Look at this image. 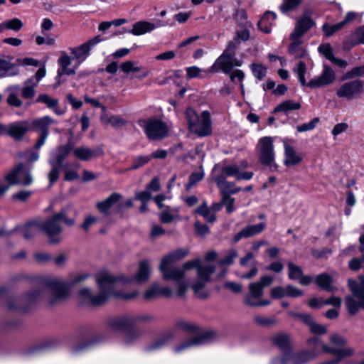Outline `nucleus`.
<instances>
[{"label": "nucleus", "instance_id": "f257e3e1", "mask_svg": "<svg viewBox=\"0 0 364 364\" xmlns=\"http://www.w3.org/2000/svg\"><path fill=\"white\" fill-rule=\"evenodd\" d=\"M188 254V249H178L164 256L161 261L159 270L165 280L176 282L173 295L183 297L189 289V284L186 280L189 272L196 270V277L191 282V287L194 295L200 299H205L210 295L207 284L211 281V276L215 271L214 265L202 264L200 258L188 260L178 268H171V265L176 261L184 258Z\"/></svg>", "mask_w": 364, "mask_h": 364}, {"label": "nucleus", "instance_id": "f03ea898", "mask_svg": "<svg viewBox=\"0 0 364 364\" xmlns=\"http://www.w3.org/2000/svg\"><path fill=\"white\" fill-rule=\"evenodd\" d=\"M95 281L99 288L97 294H92L88 288H82L78 292V296L80 301L87 305H100L106 301L109 296L115 295L117 297L124 300H131L136 298L139 292L134 291L132 293H119L114 291V284L116 278L109 272L102 271L95 276Z\"/></svg>", "mask_w": 364, "mask_h": 364}, {"label": "nucleus", "instance_id": "7ed1b4c3", "mask_svg": "<svg viewBox=\"0 0 364 364\" xmlns=\"http://www.w3.org/2000/svg\"><path fill=\"white\" fill-rule=\"evenodd\" d=\"M348 287L350 295L345 297L346 306L350 315H355L364 309V276L360 275L358 280L348 279Z\"/></svg>", "mask_w": 364, "mask_h": 364}, {"label": "nucleus", "instance_id": "20e7f679", "mask_svg": "<svg viewBox=\"0 0 364 364\" xmlns=\"http://www.w3.org/2000/svg\"><path fill=\"white\" fill-rule=\"evenodd\" d=\"M87 277L88 274H76L70 275L67 282H63L58 278L51 279L49 282V286L52 291L50 303L55 304L65 299L71 287L80 284Z\"/></svg>", "mask_w": 364, "mask_h": 364}, {"label": "nucleus", "instance_id": "39448f33", "mask_svg": "<svg viewBox=\"0 0 364 364\" xmlns=\"http://www.w3.org/2000/svg\"><path fill=\"white\" fill-rule=\"evenodd\" d=\"M186 117L191 132L199 136H205L211 134V119L208 111H203L199 115L193 109L188 108Z\"/></svg>", "mask_w": 364, "mask_h": 364}, {"label": "nucleus", "instance_id": "423d86ee", "mask_svg": "<svg viewBox=\"0 0 364 364\" xmlns=\"http://www.w3.org/2000/svg\"><path fill=\"white\" fill-rule=\"evenodd\" d=\"M138 124L143 129L146 137L151 141L161 140L168 133L167 124L162 120L156 118L139 119Z\"/></svg>", "mask_w": 364, "mask_h": 364}, {"label": "nucleus", "instance_id": "0eeeda50", "mask_svg": "<svg viewBox=\"0 0 364 364\" xmlns=\"http://www.w3.org/2000/svg\"><path fill=\"white\" fill-rule=\"evenodd\" d=\"M274 140L271 136H264L259 139L257 150L262 164L270 168H277L274 161Z\"/></svg>", "mask_w": 364, "mask_h": 364}, {"label": "nucleus", "instance_id": "6e6552de", "mask_svg": "<svg viewBox=\"0 0 364 364\" xmlns=\"http://www.w3.org/2000/svg\"><path fill=\"white\" fill-rule=\"evenodd\" d=\"M363 91V82L360 80H354L341 84L336 90V95L341 99L352 100L360 97Z\"/></svg>", "mask_w": 364, "mask_h": 364}, {"label": "nucleus", "instance_id": "1a4fd4ad", "mask_svg": "<svg viewBox=\"0 0 364 364\" xmlns=\"http://www.w3.org/2000/svg\"><path fill=\"white\" fill-rule=\"evenodd\" d=\"M5 180L11 185L29 186L33 182L31 168H27L22 164H19L5 176Z\"/></svg>", "mask_w": 364, "mask_h": 364}, {"label": "nucleus", "instance_id": "9d476101", "mask_svg": "<svg viewBox=\"0 0 364 364\" xmlns=\"http://www.w3.org/2000/svg\"><path fill=\"white\" fill-rule=\"evenodd\" d=\"M102 41L100 36H97L84 43L75 46L70 47L69 50L73 55V59L78 66L83 63L90 55V50L97 44Z\"/></svg>", "mask_w": 364, "mask_h": 364}, {"label": "nucleus", "instance_id": "9b49d317", "mask_svg": "<svg viewBox=\"0 0 364 364\" xmlns=\"http://www.w3.org/2000/svg\"><path fill=\"white\" fill-rule=\"evenodd\" d=\"M282 141L284 146V165L287 167H293L300 164L303 161V156L294 148V139L284 138Z\"/></svg>", "mask_w": 364, "mask_h": 364}, {"label": "nucleus", "instance_id": "f8f14e48", "mask_svg": "<svg viewBox=\"0 0 364 364\" xmlns=\"http://www.w3.org/2000/svg\"><path fill=\"white\" fill-rule=\"evenodd\" d=\"M60 220L55 218V215L45 220L43 223H40L41 230L46 232L48 237V241L51 244H58L62 240L60 233L63 228L60 225Z\"/></svg>", "mask_w": 364, "mask_h": 364}, {"label": "nucleus", "instance_id": "ddd939ff", "mask_svg": "<svg viewBox=\"0 0 364 364\" xmlns=\"http://www.w3.org/2000/svg\"><path fill=\"white\" fill-rule=\"evenodd\" d=\"M317 356L318 354L314 350L305 351L299 355L287 353L282 358L277 357L273 358L269 364H305Z\"/></svg>", "mask_w": 364, "mask_h": 364}, {"label": "nucleus", "instance_id": "4468645a", "mask_svg": "<svg viewBox=\"0 0 364 364\" xmlns=\"http://www.w3.org/2000/svg\"><path fill=\"white\" fill-rule=\"evenodd\" d=\"M335 80V72L330 66L323 65L322 72L308 82V87L312 89L326 87L333 84Z\"/></svg>", "mask_w": 364, "mask_h": 364}, {"label": "nucleus", "instance_id": "2eb2a0df", "mask_svg": "<svg viewBox=\"0 0 364 364\" xmlns=\"http://www.w3.org/2000/svg\"><path fill=\"white\" fill-rule=\"evenodd\" d=\"M73 58L68 55V53L64 50L60 51L59 58L58 60V63L60 66V68L58 70V74L56 77V80H58L57 84L55 85V87L60 86L62 82L60 81V77L64 75H74L76 73L77 69L78 68V65L74 63L73 67H70Z\"/></svg>", "mask_w": 364, "mask_h": 364}, {"label": "nucleus", "instance_id": "dca6fc26", "mask_svg": "<svg viewBox=\"0 0 364 364\" xmlns=\"http://www.w3.org/2000/svg\"><path fill=\"white\" fill-rule=\"evenodd\" d=\"M247 163H242L241 165L232 164L222 168L221 173L218 176L227 177L234 176L237 181L250 180L253 176L251 171H242V169L247 167Z\"/></svg>", "mask_w": 364, "mask_h": 364}, {"label": "nucleus", "instance_id": "f3484780", "mask_svg": "<svg viewBox=\"0 0 364 364\" xmlns=\"http://www.w3.org/2000/svg\"><path fill=\"white\" fill-rule=\"evenodd\" d=\"M241 62L232 57L226 56L222 54L213 65L209 68L211 73H217L222 70L224 73H228L231 71L233 66H240Z\"/></svg>", "mask_w": 364, "mask_h": 364}, {"label": "nucleus", "instance_id": "a211bd4d", "mask_svg": "<svg viewBox=\"0 0 364 364\" xmlns=\"http://www.w3.org/2000/svg\"><path fill=\"white\" fill-rule=\"evenodd\" d=\"M168 23H163L161 21H158L156 24H154L148 21H139L132 25V28L129 33L134 36H139L152 32L158 27L167 26Z\"/></svg>", "mask_w": 364, "mask_h": 364}, {"label": "nucleus", "instance_id": "6ab92c4d", "mask_svg": "<svg viewBox=\"0 0 364 364\" xmlns=\"http://www.w3.org/2000/svg\"><path fill=\"white\" fill-rule=\"evenodd\" d=\"M173 296V289L169 287H161L158 284H152L143 294V297L146 300H151L158 296L171 297Z\"/></svg>", "mask_w": 364, "mask_h": 364}, {"label": "nucleus", "instance_id": "aec40b11", "mask_svg": "<svg viewBox=\"0 0 364 364\" xmlns=\"http://www.w3.org/2000/svg\"><path fill=\"white\" fill-rule=\"evenodd\" d=\"M30 123L28 121H19L11 123L6 127V132L12 138L20 140L23 135L29 130Z\"/></svg>", "mask_w": 364, "mask_h": 364}, {"label": "nucleus", "instance_id": "412c9836", "mask_svg": "<svg viewBox=\"0 0 364 364\" xmlns=\"http://www.w3.org/2000/svg\"><path fill=\"white\" fill-rule=\"evenodd\" d=\"M151 272V265L149 261L144 260L139 263V268L136 273L127 282H134L137 284L146 282Z\"/></svg>", "mask_w": 364, "mask_h": 364}, {"label": "nucleus", "instance_id": "4be33fe9", "mask_svg": "<svg viewBox=\"0 0 364 364\" xmlns=\"http://www.w3.org/2000/svg\"><path fill=\"white\" fill-rule=\"evenodd\" d=\"M213 335V334L210 332H205L196 338L181 343L175 348L174 351L176 353H180L188 348L205 344L210 340Z\"/></svg>", "mask_w": 364, "mask_h": 364}, {"label": "nucleus", "instance_id": "5701e85b", "mask_svg": "<svg viewBox=\"0 0 364 364\" xmlns=\"http://www.w3.org/2000/svg\"><path fill=\"white\" fill-rule=\"evenodd\" d=\"M75 157L82 161H89L92 158L103 154L102 149H92L89 147L80 146L73 149Z\"/></svg>", "mask_w": 364, "mask_h": 364}, {"label": "nucleus", "instance_id": "b1692460", "mask_svg": "<svg viewBox=\"0 0 364 364\" xmlns=\"http://www.w3.org/2000/svg\"><path fill=\"white\" fill-rule=\"evenodd\" d=\"M266 227L265 223L247 225L235 235L233 242H237L242 238H248L262 232Z\"/></svg>", "mask_w": 364, "mask_h": 364}, {"label": "nucleus", "instance_id": "393cba45", "mask_svg": "<svg viewBox=\"0 0 364 364\" xmlns=\"http://www.w3.org/2000/svg\"><path fill=\"white\" fill-rule=\"evenodd\" d=\"M215 181L220 189L221 196H228L239 192L241 188L237 187L234 183L229 182L223 176L215 177Z\"/></svg>", "mask_w": 364, "mask_h": 364}, {"label": "nucleus", "instance_id": "a878e982", "mask_svg": "<svg viewBox=\"0 0 364 364\" xmlns=\"http://www.w3.org/2000/svg\"><path fill=\"white\" fill-rule=\"evenodd\" d=\"M314 23L310 17L304 16L298 19L290 38L296 39L301 38L303 35L313 26Z\"/></svg>", "mask_w": 364, "mask_h": 364}, {"label": "nucleus", "instance_id": "bb28decb", "mask_svg": "<svg viewBox=\"0 0 364 364\" xmlns=\"http://www.w3.org/2000/svg\"><path fill=\"white\" fill-rule=\"evenodd\" d=\"M249 293L244 299V304L250 306L251 303H255L263 296V288L257 282H251L249 286Z\"/></svg>", "mask_w": 364, "mask_h": 364}, {"label": "nucleus", "instance_id": "cd10ccee", "mask_svg": "<svg viewBox=\"0 0 364 364\" xmlns=\"http://www.w3.org/2000/svg\"><path fill=\"white\" fill-rule=\"evenodd\" d=\"M19 69L16 65L9 60L0 58V77H13L19 75Z\"/></svg>", "mask_w": 364, "mask_h": 364}, {"label": "nucleus", "instance_id": "c85d7f7f", "mask_svg": "<svg viewBox=\"0 0 364 364\" xmlns=\"http://www.w3.org/2000/svg\"><path fill=\"white\" fill-rule=\"evenodd\" d=\"M55 122V120L50 117L45 116L34 119L31 124H30V127H31L33 130L41 131V134H46V136H48V127Z\"/></svg>", "mask_w": 364, "mask_h": 364}, {"label": "nucleus", "instance_id": "c756f323", "mask_svg": "<svg viewBox=\"0 0 364 364\" xmlns=\"http://www.w3.org/2000/svg\"><path fill=\"white\" fill-rule=\"evenodd\" d=\"M55 215V218L63 222L66 225L71 227L75 223L77 211L72 208H66Z\"/></svg>", "mask_w": 364, "mask_h": 364}, {"label": "nucleus", "instance_id": "7c9ffc66", "mask_svg": "<svg viewBox=\"0 0 364 364\" xmlns=\"http://www.w3.org/2000/svg\"><path fill=\"white\" fill-rule=\"evenodd\" d=\"M39 230H41V227L38 223H31L23 227L18 228L16 231L26 240H30L36 235Z\"/></svg>", "mask_w": 364, "mask_h": 364}, {"label": "nucleus", "instance_id": "2f4dec72", "mask_svg": "<svg viewBox=\"0 0 364 364\" xmlns=\"http://www.w3.org/2000/svg\"><path fill=\"white\" fill-rule=\"evenodd\" d=\"M122 198V195L113 193L107 199L97 203L96 207L101 213H107L109 208Z\"/></svg>", "mask_w": 364, "mask_h": 364}, {"label": "nucleus", "instance_id": "473e14b6", "mask_svg": "<svg viewBox=\"0 0 364 364\" xmlns=\"http://www.w3.org/2000/svg\"><path fill=\"white\" fill-rule=\"evenodd\" d=\"M315 282L322 289L328 291H334L337 288L332 286L333 279L327 274H321L315 278Z\"/></svg>", "mask_w": 364, "mask_h": 364}, {"label": "nucleus", "instance_id": "72a5a7b5", "mask_svg": "<svg viewBox=\"0 0 364 364\" xmlns=\"http://www.w3.org/2000/svg\"><path fill=\"white\" fill-rule=\"evenodd\" d=\"M101 122L105 125H111L114 128L122 127L127 124V121L119 115L109 116L103 114L100 117Z\"/></svg>", "mask_w": 364, "mask_h": 364}, {"label": "nucleus", "instance_id": "f704fd0d", "mask_svg": "<svg viewBox=\"0 0 364 364\" xmlns=\"http://www.w3.org/2000/svg\"><path fill=\"white\" fill-rule=\"evenodd\" d=\"M275 18L276 14L274 13L267 11L260 18L257 26L262 31L269 33L271 31V28Z\"/></svg>", "mask_w": 364, "mask_h": 364}, {"label": "nucleus", "instance_id": "c9c22d12", "mask_svg": "<svg viewBox=\"0 0 364 364\" xmlns=\"http://www.w3.org/2000/svg\"><path fill=\"white\" fill-rule=\"evenodd\" d=\"M72 149L70 144H66L64 146H59L55 152L53 153V159L50 161H54V163L58 166H61L64 159H65Z\"/></svg>", "mask_w": 364, "mask_h": 364}, {"label": "nucleus", "instance_id": "e433bc0d", "mask_svg": "<svg viewBox=\"0 0 364 364\" xmlns=\"http://www.w3.org/2000/svg\"><path fill=\"white\" fill-rule=\"evenodd\" d=\"M160 221L163 223L168 224L175 220H181L179 215V208H175L171 210L169 208L164 210L159 215Z\"/></svg>", "mask_w": 364, "mask_h": 364}, {"label": "nucleus", "instance_id": "4c0bfd02", "mask_svg": "<svg viewBox=\"0 0 364 364\" xmlns=\"http://www.w3.org/2000/svg\"><path fill=\"white\" fill-rule=\"evenodd\" d=\"M24 86L21 90V95L25 99H31L35 96V88L37 87V82H35L33 77L27 79L24 83Z\"/></svg>", "mask_w": 364, "mask_h": 364}, {"label": "nucleus", "instance_id": "58836bf2", "mask_svg": "<svg viewBox=\"0 0 364 364\" xmlns=\"http://www.w3.org/2000/svg\"><path fill=\"white\" fill-rule=\"evenodd\" d=\"M291 40L292 42L289 48V53L298 58H304L306 55V51L301 46V38H297L296 39L291 38Z\"/></svg>", "mask_w": 364, "mask_h": 364}, {"label": "nucleus", "instance_id": "ea45409f", "mask_svg": "<svg viewBox=\"0 0 364 364\" xmlns=\"http://www.w3.org/2000/svg\"><path fill=\"white\" fill-rule=\"evenodd\" d=\"M301 108V104L299 102H294L292 100H286L279 104L274 109V112H282L288 113L292 110H297Z\"/></svg>", "mask_w": 364, "mask_h": 364}, {"label": "nucleus", "instance_id": "a19ab883", "mask_svg": "<svg viewBox=\"0 0 364 364\" xmlns=\"http://www.w3.org/2000/svg\"><path fill=\"white\" fill-rule=\"evenodd\" d=\"M272 343L281 349H287L290 345V336L287 333H278L272 337Z\"/></svg>", "mask_w": 364, "mask_h": 364}, {"label": "nucleus", "instance_id": "79ce46f5", "mask_svg": "<svg viewBox=\"0 0 364 364\" xmlns=\"http://www.w3.org/2000/svg\"><path fill=\"white\" fill-rule=\"evenodd\" d=\"M195 213L202 215L208 222L213 223L216 220L213 210L208 207L207 203L203 202L196 210Z\"/></svg>", "mask_w": 364, "mask_h": 364}, {"label": "nucleus", "instance_id": "37998d69", "mask_svg": "<svg viewBox=\"0 0 364 364\" xmlns=\"http://www.w3.org/2000/svg\"><path fill=\"white\" fill-rule=\"evenodd\" d=\"M186 77L188 79L196 77H203L208 76L210 73L208 70H202L197 66H191L186 68Z\"/></svg>", "mask_w": 364, "mask_h": 364}, {"label": "nucleus", "instance_id": "c03bdc74", "mask_svg": "<svg viewBox=\"0 0 364 364\" xmlns=\"http://www.w3.org/2000/svg\"><path fill=\"white\" fill-rule=\"evenodd\" d=\"M293 71L294 73L296 74L298 79L300 82V84L302 86L308 87V82H306L305 77V74L306 73V64L302 61H299L294 68Z\"/></svg>", "mask_w": 364, "mask_h": 364}, {"label": "nucleus", "instance_id": "a18cd8bd", "mask_svg": "<svg viewBox=\"0 0 364 364\" xmlns=\"http://www.w3.org/2000/svg\"><path fill=\"white\" fill-rule=\"evenodd\" d=\"M10 91V94L8 96L7 98V102L9 105L19 107L22 105L23 102L18 97V96L16 94V92L18 90V85H14L8 89Z\"/></svg>", "mask_w": 364, "mask_h": 364}, {"label": "nucleus", "instance_id": "49530a36", "mask_svg": "<svg viewBox=\"0 0 364 364\" xmlns=\"http://www.w3.org/2000/svg\"><path fill=\"white\" fill-rule=\"evenodd\" d=\"M230 78L232 82L234 83H239L240 87L241 90V94L242 95H245V89H244V85L242 83V81L245 78V74L244 73L239 69L234 70L230 72Z\"/></svg>", "mask_w": 364, "mask_h": 364}, {"label": "nucleus", "instance_id": "de8ad7c7", "mask_svg": "<svg viewBox=\"0 0 364 364\" xmlns=\"http://www.w3.org/2000/svg\"><path fill=\"white\" fill-rule=\"evenodd\" d=\"M121 70L125 73H139L141 70V68L137 65V63L132 60L124 61L120 65Z\"/></svg>", "mask_w": 364, "mask_h": 364}, {"label": "nucleus", "instance_id": "09e8293b", "mask_svg": "<svg viewBox=\"0 0 364 364\" xmlns=\"http://www.w3.org/2000/svg\"><path fill=\"white\" fill-rule=\"evenodd\" d=\"M151 159L150 155L138 156L134 158L132 165L126 171L136 170L149 163Z\"/></svg>", "mask_w": 364, "mask_h": 364}, {"label": "nucleus", "instance_id": "8fccbe9b", "mask_svg": "<svg viewBox=\"0 0 364 364\" xmlns=\"http://www.w3.org/2000/svg\"><path fill=\"white\" fill-rule=\"evenodd\" d=\"M250 69L253 75L259 80H262L266 76L267 71V68L264 65L257 63L251 64Z\"/></svg>", "mask_w": 364, "mask_h": 364}, {"label": "nucleus", "instance_id": "3c124183", "mask_svg": "<svg viewBox=\"0 0 364 364\" xmlns=\"http://www.w3.org/2000/svg\"><path fill=\"white\" fill-rule=\"evenodd\" d=\"M223 288L235 294H241L243 291V286L241 283L230 280L224 282Z\"/></svg>", "mask_w": 364, "mask_h": 364}, {"label": "nucleus", "instance_id": "603ef678", "mask_svg": "<svg viewBox=\"0 0 364 364\" xmlns=\"http://www.w3.org/2000/svg\"><path fill=\"white\" fill-rule=\"evenodd\" d=\"M301 0H283L280 6V10L282 13L287 14L294 10L300 4Z\"/></svg>", "mask_w": 364, "mask_h": 364}, {"label": "nucleus", "instance_id": "864d4df0", "mask_svg": "<svg viewBox=\"0 0 364 364\" xmlns=\"http://www.w3.org/2000/svg\"><path fill=\"white\" fill-rule=\"evenodd\" d=\"M288 275L291 279H298L302 275L301 268L292 262L288 263Z\"/></svg>", "mask_w": 364, "mask_h": 364}, {"label": "nucleus", "instance_id": "5fc2aeb1", "mask_svg": "<svg viewBox=\"0 0 364 364\" xmlns=\"http://www.w3.org/2000/svg\"><path fill=\"white\" fill-rule=\"evenodd\" d=\"M36 102H43L49 108L55 107L58 105V100L57 99L52 98L46 94L40 95L38 97Z\"/></svg>", "mask_w": 364, "mask_h": 364}, {"label": "nucleus", "instance_id": "6e6d98bb", "mask_svg": "<svg viewBox=\"0 0 364 364\" xmlns=\"http://www.w3.org/2000/svg\"><path fill=\"white\" fill-rule=\"evenodd\" d=\"M49 164L52 166V169L48 174V179L50 185H52L58 179L61 166H58L53 161H49Z\"/></svg>", "mask_w": 364, "mask_h": 364}, {"label": "nucleus", "instance_id": "4d7b16f0", "mask_svg": "<svg viewBox=\"0 0 364 364\" xmlns=\"http://www.w3.org/2000/svg\"><path fill=\"white\" fill-rule=\"evenodd\" d=\"M344 26V23L340 22L334 25L324 24L323 26V31L325 33L326 36L329 37L332 36L335 32L341 29Z\"/></svg>", "mask_w": 364, "mask_h": 364}, {"label": "nucleus", "instance_id": "13d9d810", "mask_svg": "<svg viewBox=\"0 0 364 364\" xmlns=\"http://www.w3.org/2000/svg\"><path fill=\"white\" fill-rule=\"evenodd\" d=\"M237 257V252L235 250H230L219 262L220 266H229L232 264Z\"/></svg>", "mask_w": 364, "mask_h": 364}, {"label": "nucleus", "instance_id": "bf43d9fd", "mask_svg": "<svg viewBox=\"0 0 364 364\" xmlns=\"http://www.w3.org/2000/svg\"><path fill=\"white\" fill-rule=\"evenodd\" d=\"M255 321L257 324L264 326H270L277 323V320L274 317H264L262 316H255Z\"/></svg>", "mask_w": 364, "mask_h": 364}, {"label": "nucleus", "instance_id": "052dcab7", "mask_svg": "<svg viewBox=\"0 0 364 364\" xmlns=\"http://www.w3.org/2000/svg\"><path fill=\"white\" fill-rule=\"evenodd\" d=\"M222 204L226 207V211L229 214L235 210V198L230 197V196H223Z\"/></svg>", "mask_w": 364, "mask_h": 364}, {"label": "nucleus", "instance_id": "680f3d73", "mask_svg": "<svg viewBox=\"0 0 364 364\" xmlns=\"http://www.w3.org/2000/svg\"><path fill=\"white\" fill-rule=\"evenodd\" d=\"M23 26V23L21 19L14 18L6 21V28L14 31L21 30Z\"/></svg>", "mask_w": 364, "mask_h": 364}, {"label": "nucleus", "instance_id": "e2e57ef3", "mask_svg": "<svg viewBox=\"0 0 364 364\" xmlns=\"http://www.w3.org/2000/svg\"><path fill=\"white\" fill-rule=\"evenodd\" d=\"M309 331L316 335H323L327 333L328 328L326 326L319 324L314 321L310 326Z\"/></svg>", "mask_w": 364, "mask_h": 364}, {"label": "nucleus", "instance_id": "0e129e2a", "mask_svg": "<svg viewBox=\"0 0 364 364\" xmlns=\"http://www.w3.org/2000/svg\"><path fill=\"white\" fill-rule=\"evenodd\" d=\"M318 51L325 56V58L330 61L334 58L332 48L329 44H322L318 47Z\"/></svg>", "mask_w": 364, "mask_h": 364}, {"label": "nucleus", "instance_id": "69168bd1", "mask_svg": "<svg viewBox=\"0 0 364 364\" xmlns=\"http://www.w3.org/2000/svg\"><path fill=\"white\" fill-rule=\"evenodd\" d=\"M319 119L318 118H314L310 122L306 124H303L301 125H299L296 127V129L299 132H304L312 130L315 128L317 123L318 122Z\"/></svg>", "mask_w": 364, "mask_h": 364}, {"label": "nucleus", "instance_id": "338daca9", "mask_svg": "<svg viewBox=\"0 0 364 364\" xmlns=\"http://www.w3.org/2000/svg\"><path fill=\"white\" fill-rule=\"evenodd\" d=\"M342 304V299L339 296H331L324 299V306H332L333 308L340 309Z\"/></svg>", "mask_w": 364, "mask_h": 364}, {"label": "nucleus", "instance_id": "774afa93", "mask_svg": "<svg viewBox=\"0 0 364 364\" xmlns=\"http://www.w3.org/2000/svg\"><path fill=\"white\" fill-rule=\"evenodd\" d=\"M364 75V66L355 67L346 74V78H353Z\"/></svg>", "mask_w": 364, "mask_h": 364}]
</instances>
